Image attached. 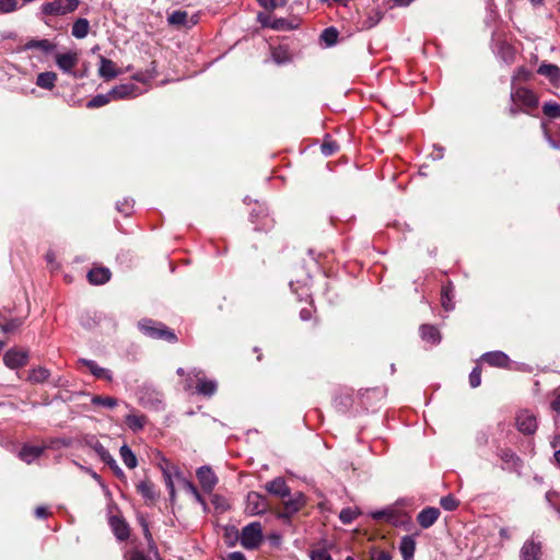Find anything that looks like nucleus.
<instances>
[{"mask_svg":"<svg viewBox=\"0 0 560 560\" xmlns=\"http://www.w3.org/2000/svg\"><path fill=\"white\" fill-rule=\"evenodd\" d=\"M512 103L520 104L524 108V113L535 109L538 106L537 95L529 89L517 88L511 92Z\"/></svg>","mask_w":560,"mask_h":560,"instance_id":"423d86ee","label":"nucleus"},{"mask_svg":"<svg viewBox=\"0 0 560 560\" xmlns=\"http://www.w3.org/2000/svg\"><path fill=\"white\" fill-rule=\"evenodd\" d=\"M50 376V371L46 368L38 366L32 369L28 373L27 381L33 384H42L46 382Z\"/></svg>","mask_w":560,"mask_h":560,"instance_id":"473e14b6","label":"nucleus"},{"mask_svg":"<svg viewBox=\"0 0 560 560\" xmlns=\"http://www.w3.org/2000/svg\"><path fill=\"white\" fill-rule=\"evenodd\" d=\"M420 335L424 341L431 343H439L441 340V334L439 329L433 325L424 324L420 327Z\"/></svg>","mask_w":560,"mask_h":560,"instance_id":"c85d7f7f","label":"nucleus"},{"mask_svg":"<svg viewBox=\"0 0 560 560\" xmlns=\"http://www.w3.org/2000/svg\"><path fill=\"white\" fill-rule=\"evenodd\" d=\"M258 3L266 10L272 11L277 8H281L277 0H258Z\"/></svg>","mask_w":560,"mask_h":560,"instance_id":"0e129e2a","label":"nucleus"},{"mask_svg":"<svg viewBox=\"0 0 560 560\" xmlns=\"http://www.w3.org/2000/svg\"><path fill=\"white\" fill-rule=\"evenodd\" d=\"M74 464L81 469L83 470L84 472L89 474L95 481H97L100 485H102V478L101 476L94 471L92 468L90 467H86V466H83L77 462H74Z\"/></svg>","mask_w":560,"mask_h":560,"instance_id":"680f3d73","label":"nucleus"},{"mask_svg":"<svg viewBox=\"0 0 560 560\" xmlns=\"http://www.w3.org/2000/svg\"><path fill=\"white\" fill-rule=\"evenodd\" d=\"M44 450L42 446L24 445L19 452V457L26 464H31L44 453Z\"/></svg>","mask_w":560,"mask_h":560,"instance_id":"393cba45","label":"nucleus"},{"mask_svg":"<svg viewBox=\"0 0 560 560\" xmlns=\"http://www.w3.org/2000/svg\"><path fill=\"white\" fill-rule=\"evenodd\" d=\"M137 491L147 502L150 503L154 502L159 497L155 486L148 479L142 480L137 485Z\"/></svg>","mask_w":560,"mask_h":560,"instance_id":"4be33fe9","label":"nucleus"},{"mask_svg":"<svg viewBox=\"0 0 560 560\" xmlns=\"http://www.w3.org/2000/svg\"><path fill=\"white\" fill-rule=\"evenodd\" d=\"M176 477L182 482L183 488L192 497L199 492L197 487L190 480L183 477L179 472L176 474Z\"/></svg>","mask_w":560,"mask_h":560,"instance_id":"6e6d98bb","label":"nucleus"},{"mask_svg":"<svg viewBox=\"0 0 560 560\" xmlns=\"http://www.w3.org/2000/svg\"><path fill=\"white\" fill-rule=\"evenodd\" d=\"M265 488L270 494L280 498H287L291 494V490L282 477L275 478L267 482Z\"/></svg>","mask_w":560,"mask_h":560,"instance_id":"a211bd4d","label":"nucleus"},{"mask_svg":"<svg viewBox=\"0 0 560 560\" xmlns=\"http://www.w3.org/2000/svg\"><path fill=\"white\" fill-rule=\"evenodd\" d=\"M258 20L264 26H269L272 30H292L293 25L287 19H276L272 23H267V21L262 18V14L258 15Z\"/></svg>","mask_w":560,"mask_h":560,"instance_id":"4c0bfd02","label":"nucleus"},{"mask_svg":"<svg viewBox=\"0 0 560 560\" xmlns=\"http://www.w3.org/2000/svg\"><path fill=\"white\" fill-rule=\"evenodd\" d=\"M26 49H37L45 54L51 52L56 45L52 44L49 39H32L25 44Z\"/></svg>","mask_w":560,"mask_h":560,"instance_id":"7c9ffc66","label":"nucleus"},{"mask_svg":"<svg viewBox=\"0 0 560 560\" xmlns=\"http://www.w3.org/2000/svg\"><path fill=\"white\" fill-rule=\"evenodd\" d=\"M80 4V0H52L44 2L37 16L47 24L46 18L63 16L74 12Z\"/></svg>","mask_w":560,"mask_h":560,"instance_id":"f257e3e1","label":"nucleus"},{"mask_svg":"<svg viewBox=\"0 0 560 560\" xmlns=\"http://www.w3.org/2000/svg\"><path fill=\"white\" fill-rule=\"evenodd\" d=\"M190 374L197 378L198 384L196 386V392L199 395L211 397L215 394L218 384L214 380H207L203 377V372L201 370L194 369Z\"/></svg>","mask_w":560,"mask_h":560,"instance_id":"9b49d317","label":"nucleus"},{"mask_svg":"<svg viewBox=\"0 0 560 560\" xmlns=\"http://www.w3.org/2000/svg\"><path fill=\"white\" fill-rule=\"evenodd\" d=\"M545 139L551 148L560 150V128L557 130L555 137H552L548 131H545Z\"/></svg>","mask_w":560,"mask_h":560,"instance_id":"13d9d810","label":"nucleus"},{"mask_svg":"<svg viewBox=\"0 0 560 560\" xmlns=\"http://www.w3.org/2000/svg\"><path fill=\"white\" fill-rule=\"evenodd\" d=\"M141 93V89L131 82L116 85L109 90V95L112 96L113 101L133 98L139 96Z\"/></svg>","mask_w":560,"mask_h":560,"instance_id":"9d476101","label":"nucleus"},{"mask_svg":"<svg viewBox=\"0 0 560 560\" xmlns=\"http://www.w3.org/2000/svg\"><path fill=\"white\" fill-rule=\"evenodd\" d=\"M551 408H552L556 412L560 413V393H558V394L556 395V398L552 400V402H551Z\"/></svg>","mask_w":560,"mask_h":560,"instance_id":"774afa93","label":"nucleus"},{"mask_svg":"<svg viewBox=\"0 0 560 560\" xmlns=\"http://www.w3.org/2000/svg\"><path fill=\"white\" fill-rule=\"evenodd\" d=\"M440 514L441 513L438 508L428 506L419 512L417 515V522L422 528L427 529L438 521Z\"/></svg>","mask_w":560,"mask_h":560,"instance_id":"dca6fc26","label":"nucleus"},{"mask_svg":"<svg viewBox=\"0 0 560 560\" xmlns=\"http://www.w3.org/2000/svg\"><path fill=\"white\" fill-rule=\"evenodd\" d=\"M516 427L524 434H534L537 430L535 415L528 410H522L516 417Z\"/></svg>","mask_w":560,"mask_h":560,"instance_id":"f8f14e48","label":"nucleus"},{"mask_svg":"<svg viewBox=\"0 0 560 560\" xmlns=\"http://www.w3.org/2000/svg\"><path fill=\"white\" fill-rule=\"evenodd\" d=\"M441 506L445 511H454L458 506V501L453 495L442 497L440 500Z\"/></svg>","mask_w":560,"mask_h":560,"instance_id":"3c124183","label":"nucleus"},{"mask_svg":"<svg viewBox=\"0 0 560 560\" xmlns=\"http://www.w3.org/2000/svg\"><path fill=\"white\" fill-rule=\"evenodd\" d=\"M18 8V0H0V13H11L14 12Z\"/></svg>","mask_w":560,"mask_h":560,"instance_id":"603ef678","label":"nucleus"},{"mask_svg":"<svg viewBox=\"0 0 560 560\" xmlns=\"http://www.w3.org/2000/svg\"><path fill=\"white\" fill-rule=\"evenodd\" d=\"M320 39L327 47H331L337 43L338 32L335 27L325 28L320 35Z\"/></svg>","mask_w":560,"mask_h":560,"instance_id":"c03bdc74","label":"nucleus"},{"mask_svg":"<svg viewBox=\"0 0 560 560\" xmlns=\"http://www.w3.org/2000/svg\"><path fill=\"white\" fill-rule=\"evenodd\" d=\"M23 324V320L21 318H11L9 320L5 319V317L0 313V329L5 332H13L18 328H20Z\"/></svg>","mask_w":560,"mask_h":560,"instance_id":"c9c22d12","label":"nucleus"},{"mask_svg":"<svg viewBox=\"0 0 560 560\" xmlns=\"http://www.w3.org/2000/svg\"><path fill=\"white\" fill-rule=\"evenodd\" d=\"M119 454H120V457H121V460L124 462V464L129 468V469H132V468H136L137 465H138V459L135 455V453L131 451V448L127 445V444H124L120 450H119Z\"/></svg>","mask_w":560,"mask_h":560,"instance_id":"f704fd0d","label":"nucleus"},{"mask_svg":"<svg viewBox=\"0 0 560 560\" xmlns=\"http://www.w3.org/2000/svg\"><path fill=\"white\" fill-rule=\"evenodd\" d=\"M83 444L92 448L102 462L110 454L95 435L84 436Z\"/></svg>","mask_w":560,"mask_h":560,"instance_id":"cd10ccee","label":"nucleus"},{"mask_svg":"<svg viewBox=\"0 0 560 560\" xmlns=\"http://www.w3.org/2000/svg\"><path fill=\"white\" fill-rule=\"evenodd\" d=\"M112 100L109 91L106 94H97L93 96L86 104L88 108H98L108 104Z\"/></svg>","mask_w":560,"mask_h":560,"instance_id":"a19ab883","label":"nucleus"},{"mask_svg":"<svg viewBox=\"0 0 560 560\" xmlns=\"http://www.w3.org/2000/svg\"><path fill=\"white\" fill-rule=\"evenodd\" d=\"M495 52L505 63H511L514 60V49L505 42H499L495 45Z\"/></svg>","mask_w":560,"mask_h":560,"instance_id":"2f4dec72","label":"nucleus"},{"mask_svg":"<svg viewBox=\"0 0 560 560\" xmlns=\"http://www.w3.org/2000/svg\"><path fill=\"white\" fill-rule=\"evenodd\" d=\"M89 31H90L89 20L85 18H80L73 23L71 34L73 37H75L78 39H82L88 36Z\"/></svg>","mask_w":560,"mask_h":560,"instance_id":"c756f323","label":"nucleus"},{"mask_svg":"<svg viewBox=\"0 0 560 560\" xmlns=\"http://www.w3.org/2000/svg\"><path fill=\"white\" fill-rule=\"evenodd\" d=\"M110 271L105 267L93 268L88 272V280L90 283L101 285L109 281Z\"/></svg>","mask_w":560,"mask_h":560,"instance_id":"5701e85b","label":"nucleus"},{"mask_svg":"<svg viewBox=\"0 0 560 560\" xmlns=\"http://www.w3.org/2000/svg\"><path fill=\"white\" fill-rule=\"evenodd\" d=\"M167 22L173 26H187L191 27L198 23V15H194L188 19L186 11L176 10L168 14Z\"/></svg>","mask_w":560,"mask_h":560,"instance_id":"2eb2a0df","label":"nucleus"},{"mask_svg":"<svg viewBox=\"0 0 560 560\" xmlns=\"http://www.w3.org/2000/svg\"><path fill=\"white\" fill-rule=\"evenodd\" d=\"M542 113L551 119L560 118V104L556 102H546L542 105Z\"/></svg>","mask_w":560,"mask_h":560,"instance_id":"37998d69","label":"nucleus"},{"mask_svg":"<svg viewBox=\"0 0 560 560\" xmlns=\"http://www.w3.org/2000/svg\"><path fill=\"white\" fill-rule=\"evenodd\" d=\"M128 560H150L142 551H133Z\"/></svg>","mask_w":560,"mask_h":560,"instance_id":"69168bd1","label":"nucleus"},{"mask_svg":"<svg viewBox=\"0 0 560 560\" xmlns=\"http://www.w3.org/2000/svg\"><path fill=\"white\" fill-rule=\"evenodd\" d=\"M103 463H105L112 469L117 478H126L124 470L119 467L116 459L110 454L103 460Z\"/></svg>","mask_w":560,"mask_h":560,"instance_id":"49530a36","label":"nucleus"},{"mask_svg":"<svg viewBox=\"0 0 560 560\" xmlns=\"http://www.w3.org/2000/svg\"><path fill=\"white\" fill-rule=\"evenodd\" d=\"M272 61L277 65H285L291 61L290 54L287 49L278 47L271 51Z\"/></svg>","mask_w":560,"mask_h":560,"instance_id":"ea45409f","label":"nucleus"},{"mask_svg":"<svg viewBox=\"0 0 560 560\" xmlns=\"http://www.w3.org/2000/svg\"><path fill=\"white\" fill-rule=\"evenodd\" d=\"M310 557L311 560H332L330 553L325 548L313 549Z\"/></svg>","mask_w":560,"mask_h":560,"instance_id":"5fc2aeb1","label":"nucleus"},{"mask_svg":"<svg viewBox=\"0 0 560 560\" xmlns=\"http://www.w3.org/2000/svg\"><path fill=\"white\" fill-rule=\"evenodd\" d=\"M133 205H135L133 199L125 198L122 201H118L116 203V209L118 212L128 217L132 213Z\"/></svg>","mask_w":560,"mask_h":560,"instance_id":"de8ad7c7","label":"nucleus"},{"mask_svg":"<svg viewBox=\"0 0 560 560\" xmlns=\"http://www.w3.org/2000/svg\"><path fill=\"white\" fill-rule=\"evenodd\" d=\"M370 560H392V553L387 550L372 547L369 551Z\"/></svg>","mask_w":560,"mask_h":560,"instance_id":"09e8293b","label":"nucleus"},{"mask_svg":"<svg viewBox=\"0 0 560 560\" xmlns=\"http://www.w3.org/2000/svg\"><path fill=\"white\" fill-rule=\"evenodd\" d=\"M109 525L114 532L116 538L120 541L126 540L129 537V526L124 518L117 515L109 517Z\"/></svg>","mask_w":560,"mask_h":560,"instance_id":"aec40b11","label":"nucleus"},{"mask_svg":"<svg viewBox=\"0 0 560 560\" xmlns=\"http://www.w3.org/2000/svg\"><path fill=\"white\" fill-rule=\"evenodd\" d=\"M249 220L255 224L256 231H269L273 226V219L269 215L268 208L264 203L256 202L249 213Z\"/></svg>","mask_w":560,"mask_h":560,"instance_id":"39448f33","label":"nucleus"},{"mask_svg":"<svg viewBox=\"0 0 560 560\" xmlns=\"http://www.w3.org/2000/svg\"><path fill=\"white\" fill-rule=\"evenodd\" d=\"M500 457L505 464L513 466V467L517 466V464L520 462L518 456L510 450L501 451Z\"/></svg>","mask_w":560,"mask_h":560,"instance_id":"8fccbe9b","label":"nucleus"},{"mask_svg":"<svg viewBox=\"0 0 560 560\" xmlns=\"http://www.w3.org/2000/svg\"><path fill=\"white\" fill-rule=\"evenodd\" d=\"M268 509V503H267V500L266 498L256 492V491H250L248 492L247 497H246V508H245V512L252 516L254 515H261L264 514Z\"/></svg>","mask_w":560,"mask_h":560,"instance_id":"0eeeda50","label":"nucleus"},{"mask_svg":"<svg viewBox=\"0 0 560 560\" xmlns=\"http://www.w3.org/2000/svg\"><path fill=\"white\" fill-rule=\"evenodd\" d=\"M138 327L143 335L150 338L164 339L168 342H175L177 340L174 331L162 323L152 319H142L138 323Z\"/></svg>","mask_w":560,"mask_h":560,"instance_id":"7ed1b4c3","label":"nucleus"},{"mask_svg":"<svg viewBox=\"0 0 560 560\" xmlns=\"http://www.w3.org/2000/svg\"><path fill=\"white\" fill-rule=\"evenodd\" d=\"M212 504H213L217 509H220V510H222V511H225V510L229 508V505H228V503H226L225 499H224L223 497H221V495H218V494L213 495V498H212Z\"/></svg>","mask_w":560,"mask_h":560,"instance_id":"e2e57ef3","label":"nucleus"},{"mask_svg":"<svg viewBox=\"0 0 560 560\" xmlns=\"http://www.w3.org/2000/svg\"><path fill=\"white\" fill-rule=\"evenodd\" d=\"M306 503L305 495L302 492H296L293 497L284 501V509L279 513V518L290 521L291 517L298 513Z\"/></svg>","mask_w":560,"mask_h":560,"instance_id":"6e6552de","label":"nucleus"},{"mask_svg":"<svg viewBox=\"0 0 560 560\" xmlns=\"http://www.w3.org/2000/svg\"><path fill=\"white\" fill-rule=\"evenodd\" d=\"M481 360L488 363L490 366L495 368H508L510 358L503 351H489L481 355Z\"/></svg>","mask_w":560,"mask_h":560,"instance_id":"f3484780","label":"nucleus"},{"mask_svg":"<svg viewBox=\"0 0 560 560\" xmlns=\"http://www.w3.org/2000/svg\"><path fill=\"white\" fill-rule=\"evenodd\" d=\"M138 402L147 409L161 411L164 410V396L152 384H142L137 392Z\"/></svg>","mask_w":560,"mask_h":560,"instance_id":"f03ea898","label":"nucleus"},{"mask_svg":"<svg viewBox=\"0 0 560 560\" xmlns=\"http://www.w3.org/2000/svg\"><path fill=\"white\" fill-rule=\"evenodd\" d=\"M147 423V418L139 415H128L126 417V424L133 432L141 431Z\"/></svg>","mask_w":560,"mask_h":560,"instance_id":"e433bc0d","label":"nucleus"},{"mask_svg":"<svg viewBox=\"0 0 560 560\" xmlns=\"http://www.w3.org/2000/svg\"><path fill=\"white\" fill-rule=\"evenodd\" d=\"M228 560H246V558L242 552L234 551L228 556Z\"/></svg>","mask_w":560,"mask_h":560,"instance_id":"338daca9","label":"nucleus"},{"mask_svg":"<svg viewBox=\"0 0 560 560\" xmlns=\"http://www.w3.org/2000/svg\"><path fill=\"white\" fill-rule=\"evenodd\" d=\"M56 63L60 70H62L65 73H70L74 78H81L82 75H78L75 72H73V68L78 63V56L75 52H65L59 54L56 57Z\"/></svg>","mask_w":560,"mask_h":560,"instance_id":"4468645a","label":"nucleus"},{"mask_svg":"<svg viewBox=\"0 0 560 560\" xmlns=\"http://www.w3.org/2000/svg\"><path fill=\"white\" fill-rule=\"evenodd\" d=\"M371 516L376 521L383 520V518L389 520L393 517V512H392V510H378V511L372 512Z\"/></svg>","mask_w":560,"mask_h":560,"instance_id":"052dcab7","label":"nucleus"},{"mask_svg":"<svg viewBox=\"0 0 560 560\" xmlns=\"http://www.w3.org/2000/svg\"><path fill=\"white\" fill-rule=\"evenodd\" d=\"M416 550V540L412 536L406 535L400 539L399 551L404 560H411Z\"/></svg>","mask_w":560,"mask_h":560,"instance_id":"bb28decb","label":"nucleus"},{"mask_svg":"<svg viewBox=\"0 0 560 560\" xmlns=\"http://www.w3.org/2000/svg\"><path fill=\"white\" fill-rule=\"evenodd\" d=\"M163 476H164V480H165V486L170 493V499H171V501H174L176 492H175V486H174L172 476L167 470L163 471Z\"/></svg>","mask_w":560,"mask_h":560,"instance_id":"4d7b16f0","label":"nucleus"},{"mask_svg":"<svg viewBox=\"0 0 560 560\" xmlns=\"http://www.w3.org/2000/svg\"><path fill=\"white\" fill-rule=\"evenodd\" d=\"M320 150L325 156H329L338 150V144L335 141H325L322 144Z\"/></svg>","mask_w":560,"mask_h":560,"instance_id":"bf43d9fd","label":"nucleus"},{"mask_svg":"<svg viewBox=\"0 0 560 560\" xmlns=\"http://www.w3.org/2000/svg\"><path fill=\"white\" fill-rule=\"evenodd\" d=\"M28 352L16 348L9 349L3 355V363L7 368L15 370L26 365Z\"/></svg>","mask_w":560,"mask_h":560,"instance_id":"1a4fd4ad","label":"nucleus"},{"mask_svg":"<svg viewBox=\"0 0 560 560\" xmlns=\"http://www.w3.org/2000/svg\"><path fill=\"white\" fill-rule=\"evenodd\" d=\"M359 515V512L351 508H345L339 513V520L342 524L347 525L352 523Z\"/></svg>","mask_w":560,"mask_h":560,"instance_id":"a18cd8bd","label":"nucleus"},{"mask_svg":"<svg viewBox=\"0 0 560 560\" xmlns=\"http://www.w3.org/2000/svg\"><path fill=\"white\" fill-rule=\"evenodd\" d=\"M262 527L259 522H253L243 527L241 545L247 550L257 549L262 542Z\"/></svg>","mask_w":560,"mask_h":560,"instance_id":"20e7f679","label":"nucleus"},{"mask_svg":"<svg viewBox=\"0 0 560 560\" xmlns=\"http://www.w3.org/2000/svg\"><path fill=\"white\" fill-rule=\"evenodd\" d=\"M201 488L206 492H211L218 483L214 471L209 466H201L196 471Z\"/></svg>","mask_w":560,"mask_h":560,"instance_id":"ddd939ff","label":"nucleus"},{"mask_svg":"<svg viewBox=\"0 0 560 560\" xmlns=\"http://www.w3.org/2000/svg\"><path fill=\"white\" fill-rule=\"evenodd\" d=\"M57 74L51 71L40 72L37 75L36 84L46 90H51L55 86Z\"/></svg>","mask_w":560,"mask_h":560,"instance_id":"72a5a7b5","label":"nucleus"},{"mask_svg":"<svg viewBox=\"0 0 560 560\" xmlns=\"http://www.w3.org/2000/svg\"><path fill=\"white\" fill-rule=\"evenodd\" d=\"M540 555V544L528 540L521 549V560H538Z\"/></svg>","mask_w":560,"mask_h":560,"instance_id":"a878e982","label":"nucleus"},{"mask_svg":"<svg viewBox=\"0 0 560 560\" xmlns=\"http://www.w3.org/2000/svg\"><path fill=\"white\" fill-rule=\"evenodd\" d=\"M481 384V369L475 366L469 374V385L471 388H477Z\"/></svg>","mask_w":560,"mask_h":560,"instance_id":"864d4df0","label":"nucleus"},{"mask_svg":"<svg viewBox=\"0 0 560 560\" xmlns=\"http://www.w3.org/2000/svg\"><path fill=\"white\" fill-rule=\"evenodd\" d=\"M98 74L105 80H112L118 75V71L115 63L110 59H107L104 56H100Z\"/></svg>","mask_w":560,"mask_h":560,"instance_id":"b1692460","label":"nucleus"},{"mask_svg":"<svg viewBox=\"0 0 560 560\" xmlns=\"http://www.w3.org/2000/svg\"><path fill=\"white\" fill-rule=\"evenodd\" d=\"M453 284L450 282L448 284L442 288V306L445 311H452L454 308L453 303Z\"/></svg>","mask_w":560,"mask_h":560,"instance_id":"58836bf2","label":"nucleus"},{"mask_svg":"<svg viewBox=\"0 0 560 560\" xmlns=\"http://www.w3.org/2000/svg\"><path fill=\"white\" fill-rule=\"evenodd\" d=\"M92 404L95 406H102L105 408H115L118 405V401L114 397L109 396H93L91 399Z\"/></svg>","mask_w":560,"mask_h":560,"instance_id":"79ce46f5","label":"nucleus"},{"mask_svg":"<svg viewBox=\"0 0 560 560\" xmlns=\"http://www.w3.org/2000/svg\"><path fill=\"white\" fill-rule=\"evenodd\" d=\"M537 73L546 77L552 85H560V67L557 65L542 62L538 67Z\"/></svg>","mask_w":560,"mask_h":560,"instance_id":"6ab92c4d","label":"nucleus"},{"mask_svg":"<svg viewBox=\"0 0 560 560\" xmlns=\"http://www.w3.org/2000/svg\"><path fill=\"white\" fill-rule=\"evenodd\" d=\"M79 363L86 366L91 374L96 378H104L109 382L113 380L112 372L105 368L100 366L94 360L80 359Z\"/></svg>","mask_w":560,"mask_h":560,"instance_id":"412c9836","label":"nucleus"}]
</instances>
